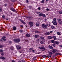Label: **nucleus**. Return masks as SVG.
<instances>
[{"instance_id": "nucleus-19", "label": "nucleus", "mask_w": 62, "mask_h": 62, "mask_svg": "<svg viewBox=\"0 0 62 62\" xmlns=\"http://www.w3.org/2000/svg\"><path fill=\"white\" fill-rule=\"evenodd\" d=\"M28 18H29V19H30V20H31V19H32V18H33V17L32 16H30L29 17L28 16L27 17Z\"/></svg>"}, {"instance_id": "nucleus-15", "label": "nucleus", "mask_w": 62, "mask_h": 62, "mask_svg": "<svg viewBox=\"0 0 62 62\" xmlns=\"http://www.w3.org/2000/svg\"><path fill=\"white\" fill-rule=\"evenodd\" d=\"M58 43H59V42H58L57 41H55L54 42V44H58Z\"/></svg>"}, {"instance_id": "nucleus-39", "label": "nucleus", "mask_w": 62, "mask_h": 62, "mask_svg": "<svg viewBox=\"0 0 62 62\" xmlns=\"http://www.w3.org/2000/svg\"><path fill=\"white\" fill-rule=\"evenodd\" d=\"M41 3H44V0H43L41 1Z\"/></svg>"}, {"instance_id": "nucleus-13", "label": "nucleus", "mask_w": 62, "mask_h": 62, "mask_svg": "<svg viewBox=\"0 0 62 62\" xmlns=\"http://www.w3.org/2000/svg\"><path fill=\"white\" fill-rule=\"evenodd\" d=\"M53 37L54 38V40H56V37L54 36H53Z\"/></svg>"}, {"instance_id": "nucleus-44", "label": "nucleus", "mask_w": 62, "mask_h": 62, "mask_svg": "<svg viewBox=\"0 0 62 62\" xmlns=\"http://www.w3.org/2000/svg\"><path fill=\"white\" fill-rule=\"evenodd\" d=\"M14 9L13 8H11L10 9L12 11L13 9Z\"/></svg>"}, {"instance_id": "nucleus-57", "label": "nucleus", "mask_w": 62, "mask_h": 62, "mask_svg": "<svg viewBox=\"0 0 62 62\" xmlns=\"http://www.w3.org/2000/svg\"><path fill=\"white\" fill-rule=\"evenodd\" d=\"M46 10H47V11H49V9H48V8H47Z\"/></svg>"}, {"instance_id": "nucleus-1", "label": "nucleus", "mask_w": 62, "mask_h": 62, "mask_svg": "<svg viewBox=\"0 0 62 62\" xmlns=\"http://www.w3.org/2000/svg\"><path fill=\"white\" fill-rule=\"evenodd\" d=\"M52 23L54 25H57V22H56V18H54L52 21Z\"/></svg>"}, {"instance_id": "nucleus-43", "label": "nucleus", "mask_w": 62, "mask_h": 62, "mask_svg": "<svg viewBox=\"0 0 62 62\" xmlns=\"http://www.w3.org/2000/svg\"><path fill=\"white\" fill-rule=\"evenodd\" d=\"M19 31H20V32H23V30H19Z\"/></svg>"}, {"instance_id": "nucleus-3", "label": "nucleus", "mask_w": 62, "mask_h": 62, "mask_svg": "<svg viewBox=\"0 0 62 62\" xmlns=\"http://www.w3.org/2000/svg\"><path fill=\"white\" fill-rule=\"evenodd\" d=\"M49 54H47V57L48 58H49L51 57V55L53 54V53L51 52H49Z\"/></svg>"}, {"instance_id": "nucleus-11", "label": "nucleus", "mask_w": 62, "mask_h": 62, "mask_svg": "<svg viewBox=\"0 0 62 62\" xmlns=\"http://www.w3.org/2000/svg\"><path fill=\"white\" fill-rule=\"evenodd\" d=\"M48 48L49 49H53V47L50 45L48 46Z\"/></svg>"}, {"instance_id": "nucleus-32", "label": "nucleus", "mask_w": 62, "mask_h": 62, "mask_svg": "<svg viewBox=\"0 0 62 62\" xmlns=\"http://www.w3.org/2000/svg\"><path fill=\"white\" fill-rule=\"evenodd\" d=\"M59 13H60V14H62V11H59Z\"/></svg>"}, {"instance_id": "nucleus-16", "label": "nucleus", "mask_w": 62, "mask_h": 62, "mask_svg": "<svg viewBox=\"0 0 62 62\" xmlns=\"http://www.w3.org/2000/svg\"><path fill=\"white\" fill-rule=\"evenodd\" d=\"M48 39H52L53 38V37L50 36H49L48 37Z\"/></svg>"}, {"instance_id": "nucleus-25", "label": "nucleus", "mask_w": 62, "mask_h": 62, "mask_svg": "<svg viewBox=\"0 0 62 62\" xmlns=\"http://www.w3.org/2000/svg\"><path fill=\"white\" fill-rule=\"evenodd\" d=\"M57 35H59V36L61 35V34L60 33V32H57Z\"/></svg>"}, {"instance_id": "nucleus-55", "label": "nucleus", "mask_w": 62, "mask_h": 62, "mask_svg": "<svg viewBox=\"0 0 62 62\" xmlns=\"http://www.w3.org/2000/svg\"><path fill=\"white\" fill-rule=\"evenodd\" d=\"M38 9L39 10H40V8L39 7V8H38Z\"/></svg>"}, {"instance_id": "nucleus-30", "label": "nucleus", "mask_w": 62, "mask_h": 62, "mask_svg": "<svg viewBox=\"0 0 62 62\" xmlns=\"http://www.w3.org/2000/svg\"><path fill=\"white\" fill-rule=\"evenodd\" d=\"M43 14H42V13H41V14H39V16H40V17H41V16H42Z\"/></svg>"}, {"instance_id": "nucleus-41", "label": "nucleus", "mask_w": 62, "mask_h": 62, "mask_svg": "<svg viewBox=\"0 0 62 62\" xmlns=\"http://www.w3.org/2000/svg\"><path fill=\"white\" fill-rule=\"evenodd\" d=\"M12 11H14L15 12H16V10H15V9H13V10H12Z\"/></svg>"}, {"instance_id": "nucleus-49", "label": "nucleus", "mask_w": 62, "mask_h": 62, "mask_svg": "<svg viewBox=\"0 0 62 62\" xmlns=\"http://www.w3.org/2000/svg\"><path fill=\"white\" fill-rule=\"evenodd\" d=\"M22 61L23 62H25V61L24 60H22Z\"/></svg>"}, {"instance_id": "nucleus-28", "label": "nucleus", "mask_w": 62, "mask_h": 62, "mask_svg": "<svg viewBox=\"0 0 62 62\" xmlns=\"http://www.w3.org/2000/svg\"><path fill=\"white\" fill-rule=\"evenodd\" d=\"M35 33H39V31H35Z\"/></svg>"}, {"instance_id": "nucleus-46", "label": "nucleus", "mask_w": 62, "mask_h": 62, "mask_svg": "<svg viewBox=\"0 0 62 62\" xmlns=\"http://www.w3.org/2000/svg\"><path fill=\"white\" fill-rule=\"evenodd\" d=\"M59 23H60V24H62V22L60 21V22Z\"/></svg>"}, {"instance_id": "nucleus-62", "label": "nucleus", "mask_w": 62, "mask_h": 62, "mask_svg": "<svg viewBox=\"0 0 62 62\" xmlns=\"http://www.w3.org/2000/svg\"><path fill=\"white\" fill-rule=\"evenodd\" d=\"M53 31H51L50 32V33H53Z\"/></svg>"}, {"instance_id": "nucleus-26", "label": "nucleus", "mask_w": 62, "mask_h": 62, "mask_svg": "<svg viewBox=\"0 0 62 62\" xmlns=\"http://www.w3.org/2000/svg\"><path fill=\"white\" fill-rule=\"evenodd\" d=\"M55 44H54V43L52 45V46H53L54 47H55Z\"/></svg>"}, {"instance_id": "nucleus-42", "label": "nucleus", "mask_w": 62, "mask_h": 62, "mask_svg": "<svg viewBox=\"0 0 62 62\" xmlns=\"http://www.w3.org/2000/svg\"><path fill=\"white\" fill-rule=\"evenodd\" d=\"M3 46L2 45H0V48H2V47H3Z\"/></svg>"}, {"instance_id": "nucleus-8", "label": "nucleus", "mask_w": 62, "mask_h": 62, "mask_svg": "<svg viewBox=\"0 0 62 62\" xmlns=\"http://www.w3.org/2000/svg\"><path fill=\"white\" fill-rule=\"evenodd\" d=\"M56 51H57V49H52V52L53 53H55Z\"/></svg>"}, {"instance_id": "nucleus-37", "label": "nucleus", "mask_w": 62, "mask_h": 62, "mask_svg": "<svg viewBox=\"0 0 62 62\" xmlns=\"http://www.w3.org/2000/svg\"><path fill=\"white\" fill-rule=\"evenodd\" d=\"M51 42L52 43H54V40H52L51 41Z\"/></svg>"}, {"instance_id": "nucleus-21", "label": "nucleus", "mask_w": 62, "mask_h": 62, "mask_svg": "<svg viewBox=\"0 0 62 62\" xmlns=\"http://www.w3.org/2000/svg\"><path fill=\"white\" fill-rule=\"evenodd\" d=\"M10 49H11V50L12 51H13L14 50V47L13 46H11V47Z\"/></svg>"}, {"instance_id": "nucleus-50", "label": "nucleus", "mask_w": 62, "mask_h": 62, "mask_svg": "<svg viewBox=\"0 0 62 62\" xmlns=\"http://www.w3.org/2000/svg\"><path fill=\"white\" fill-rule=\"evenodd\" d=\"M26 3H28V2H29L28 1V0H26Z\"/></svg>"}, {"instance_id": "nucleus-60", "label": "nucleus", "mask_w": 62, "mask_h": 62, "mask_svg": "<svg viewBox=\"0 0 62 62\" xmlns=\"http://www.w3.org/2000/svg\"><path fill=\"white\" fill-rule=\"evenodd\" d=\"M32 52H35V50H32Z\"/></svg>"}, {"instance_id": "nucleus-48", "label": "nucleus", "mask_w": 62, "mask_h": 62, "mask_svg": "<svg viewBox=\"0 0 62 62\" xmlns=\"http://www.w3.org/2000/svg\"><path fill=\"white\" fill-rule=\"evenodd\" d=\"M37 13L38 14H39V13H40V12H37Z\"/></svg>"}, {"instance_id": "nucleus-12", "label": "nucleus", "mask_w": 62, "mask_h": 62, "mask_svg": "<svg viewBox=\"0 0 62 62\" xmlns=\"http://www.w3.org/2000/svg\"><path fill=\"white\" fill-rule=\"evenodd\" d=\"M26 36L27 37H29L30 36V35L28 33L26 34Z\"/></svg>"}, {"instance_id": "nucleus-36", "label": "nucleus", "mask_w": 62, "mask_h": 62, "mask_svg": "<svg viewBox=\"0 0 62 62\" xmlns=\"http://www.w3.org/2000/svg\"><path fill=\"white\" fill-rule=\"evenodd\" d=\"M36 25L37 26H39V23H36Z\"/></svg>"}, {"instance_id": "nucleus-51", "label": "nucleus", "mask_w": 62, "mask_h": 62, "mask_svg": "<svg viewBox=\"0 0 62 62\" xmlns=\"http://www.w3.org/2000/svg\"><path fill=\"white\" fill-rule=\"evenodd\" d=\"M0 11H2V8H0Z\"/></svg>"}, {"instance_id": "nucleus-7", "label": "nucleus", "mask_w": 62, "mask_h": 62, "mask_svg": "<svg viewBox=\"0 0 62 62\" xmlns=\"http://www.w3.org/2000/svg\"><path fill=\"white\" fill-rule=\"evenodd\" d=\"M16 47L17 50H20V49H21V47L19 45L17 46Z\"/></svg>"}, {"instance_id": "nucleus-27", "label": "nucleus", "mask_w": 62, "mask_h": 62, "mask_svg": "<svg viewBox=\"0 0 62 62\" xmlns=\"http://www.w3.org/2000/svg\"><path fill=\"white\" fill-rule=\"evenodd\" d=\"M51 28L52 29H54V27L53 26H52Z\"/></svg>"}, {"instance_id": "nucleus-47", "label": "nucleus", "mask_w": 62, "mask_h": 62, "mask_svg": "<svg viewBox=\"0 0 62 62\" xmlns=\"http://www.w3.org/2000/svg\"><path fill=\"white\" fill-rule=\"evenodd\" d=\"M29 8H32V6H29Z\"/></svg>"}, {"instance_id": "nucleus-61", "label": "nucleus", "mask_w": 62, "mask_h": 62, "mask_svg": "<svg viewBox=\"0 0 62 62\" xmlns=\"http://www.w3.org/2000/svg\"><path fill=\"white\" fill-rule=\"evenodd\" d=\"M37 41L38 42H39V39H38Z\"/></svg>"}, {"instance_id": "nucleus-45", "label": "nucleus", "mask_w": 62, "mask_h": 62, "mask_svg": "<svg viewBox=\"0 0 62 62\" xmlns=\"http://www.w3.org/2000/svg\"><path fill=\"white\" fill-rule=\"evenodd\" d=\"M60 47H61L62 48V45H59Z\"/></svg>"}, {"instance_id": "nucleus-24", "label": "nucleus", "mask_w": 62, "mask_h": 62, "mask_svg": "<svg viewBox=\"0 0 62 62\" xmlns=\"http://www.w3.org/2000/svg\"><path fill=\"white\" fill-rule=\"evenodd\" d=\"M45 34L46 35H50V32H47Z\"/></svg>"}, {"instance_id": "nucleus-63", "label": "nucleus", "mask_w": 62, "mask_h": 62, "mask_svg": "<svg viewBox=\"0 0 62 62\" xmlns=\"http://www.w3.org/2000/svg\"><path fill=\"white\" fill-rule=\"evenodd\" d=\"M46 1H49V0H46Z\"/></svg>"}, {"instance_id": "nucleus-29", "label": "nucleus", "mask_w": 62, "mask_h": 62, "mask_svg": "<svg viewBox=\"0 0 62 62\" xmlns=\"http://www.w3.org/2000/svg\"><path fill=\"white\" fill-rule=\"evenodd\" d=\"M61 19H58V22L59 23H60V22H61Z\"/></svg>"}, {"instance_id": "nucleus-31", "label": "nucleus", "mask_w": 62, "mask_h": 62, "mask_svg": "<svg viewBox=\"0 0 62 62\" xmlns=\"http://www.w3.org/2000/svg\"><path fill=\"white\" fill-rule=\"evenodd\" d=\"M40 39H42L44 40V38L43 37H40Z\"/></svg>"}, {"instance_id": "nucleus-35", "label": "nucleus", "mask_w": 62, "mask_h": 62, "mask_svg": "<svg viewBox=\"0 0 62 62\" xmlns=\"http://www.w3.org/2000/svg\"><path fill=\"white\" fill-rule=\"evenodd\" d=\"M33 50V48H30L29 49V51H31V50Z\"/></svg>"}, {"instance_id": "nucleus-40", "label": "nucleus", "mask_w": 62, "mask_h": 62, "mask_svg": "<svg viewBox=\"0 0 62 62\" xmlns=\"http://www.w3.org/2000/svg\"><path fill=\"white\" fill-rule=\"evenodd\" d=\"M33 59L34 60H35L36 59V57H34L33 58Z\"/></svg>"}, {"instance_id": "nucleus-5", "label": "nucleus", "mask_w": 62, "mask_h": 62, "mask_svg": "<svg viewBox=\"0 0 62 62\" xmlns=\"http://www.w3.org/2000/svg\"><path fill=\"white\" fill-rule=\"evenodd\" d=\"M33 22H30L29 23V24H30V27H32L33 25Z\"/></svg>"}, {"instance_id": "nucleus-2", "label": "nucleus", "mask_w": 62, "mask_h": 62, "mask_svg": "<svg viewBox=\"0 0 62 62\" xmlns=\"http://www.w3.org/2000/svg\"><path fill=\"white\" fill-rule=\"evenodd\" d=\"M21 40L20 39H14V42L18 43V42H19Z\"/></svg>"}, {"instance_id": "nucleus-20", "label": "nucleus", "mask_w": 62, "mask_h": 62, "mask_svg": "<svg viewBox=\"0 0 62 62\" xmlns=\"http://www.w3.org/2000/svg\"><path fill=\"white\" fill-rule=\"evenodd\" d=\"M6 58H5L3 57H0V59H2L4 60Z\"/></svg>"}, {"instance_id": "nucleus-18", "label": "nucleus", "mask_w": 62, "mask_h": 62, "mask_svg": "<svg viewBox=\"0 0 62 62\" xmlns=\"http://www.w3.org/2000/svg\"><path fill=\"white\" fill-rule=\"evenodd\" d=\"M13 30H16V27L15 26H14L13 27Z\"/></svg>"}, {"instance_id": "nucleus-64", "label": "nucleus", "mask_w": 62, "mask_h": 62, "mask_svg": "<svg viewBox=\"0 0 62 62\" xmlns=\"http://www.w3.org/2000/svg\"><path fill=\"white\" fill-rule=\"evenodd\" d=\"M26 27H27V25H26Z\"/></svg>"}, {"instance_id": "nucleus-4", "label": "nucleus", "mask_w": 62, "mask_h": 62, "mask_svg": "<svg viewBox=\"0 0 62 62\" xmlns=\"http://www.w3.org/2000/svg\"><path fill=\"white\" fill-rule=\"evenodd\" d=\"M48 25L46 24V25H45L44 24H42V27L43 28H46L47 27V26Z\"/></svg>"}, {"instance_id": "nucleus-9", "label": "nucleus", "mask_w": 62, "mask_h": 62, "mask_svg": "<svg viewBox=\"0 0 62 62\" xmlns=\"http://www.w3.org/2000/svg\"><path fill=\"white\" fill-rule=\"evenodd\" d=\"M19 20H20V22H22V23H23L24 24H26V23H25L24 22V21H23V20H21V19H20Z\"/></svg>"}, {"instance_id": "nucleus-38", "label": "nucleus", "mask_w": 62, "mask_h": 62, "mask_svg": "<svg viewBox=\"0 0 62 62\" xmlns=\"http://www.w3.org/2000/svg\"><path fill=\"white\" fill-rule=\"evenodd\" d=\"M4 51V50L2 49H0V52H3Z\"/></svg>"}, {"instance_id": "nucleus-22", "label": "nucleus", "mask_w": 62, "mask_h": 62, "mask_svg": "<svg viewBox=\"0 0 62 62\" xmlns=\"http://www.w3.org/2000/svg\"><path fill=\"white\" fill-rule=\"evenodd\" d=\"M34 37L36 38H39V35H35L34 36Z\"/></svg>"}, {"instance_id": "nucleus-10", "label": "nucleus", "mask_w": 62, "mask_h": 62, "mask_svg": "<svg viewBox=\"0 0 62 62\" xmlns=\"http://www.w3.org/2000/svg\"><path fill=\"white\" fill-rule=\"evenodd\" d=\"M44 42H45L44 41L42 40L41 41L40 43L42 44H44L45 43H44Z\"/></svg>"}, {"instance_id": "nucleus-34", "label": "nucleus", "mask_w": 62, "mask_h": 62, "mask_svg": "<svg viewBox=\"0 0 62 62\" xmlns=\"http://www.w3.org/2000/svg\"><path fill=\"white\" fill-rule=\"evenodd\" d=\"M1 55H4V53L3 52H1Z\"/></svg>"}, {"instance_id": "nucleus-56", "label": "nucleus", "mask_w": 62, "mask_h": 62, "mask_svg": "<svg viewBox=\"0 0 62 62\" xmlns=\"http://www.w3.org/2000/svg\"><path fill=\"white\" fill-rule=\"evenodd\" d=\"M12 62H15V61L12 60Z\"/></svg>"}, {"instance_id": "nucleus-59", "label": "nucleus", "mask_w": 62, "mask_h": 62, "mask_svg": "<svg viewBox=\"0 0 62 62\" xmlns=\"http://www.w3.org/2000/svg\"><path fill=\"white\" fill-rule=\"evenodd\" d=\"M9 43H12V42H11V41H10L9 42Z\"/></svg>"}, {"instance_id": "nucleus-54", "label": "nucleus", "mask_w": 62, "mask_h": 62, "mask_svg": "<svg viewBox=\"0 0 62 62\" xmlns=\"http://www.w3.org/2000/svg\"><path fill=\"white\" fill-rule=\"evenodd\" d=\"M2 18H5V16H2Z\"/></svg>"}, {"instance_id": "nucleus-23", "label": "nucleus", "mask_w": 62, "mask_h": 62, "mask_svg": "<svg viewBox=\"0 0 62 62\" xmlns=\"http://www.w3.org/2000/svg\"><path fill=\"white\" fill-rule=\"evenodd\" d=\"M47 56H46V55H43V56H42V57L43 58H46V57Z\"/></svg>"}, {"instance_id": "nucleus-33", "label": "nucleus", "mask_w": 62, "mask_h": 62, "mask_svg": "<svg viewBox=\"0 0 62 62\" xmlns=\"http://www.w3.org/2000/svg\"><path fill=\"white\" fill-rule=\"evenodd\" d=\"M42 16H43L44 17H46V16H45V14H43Z\"/></svg>"}, {"instance_id": "nucleus-53", "label": "nucleus", "mask_w": 62, "mask_h": 62, "mask_svg": "<svg viewBox=\"0 0 62 62\" xmlns=\"http://www.w3.org/2000/svg\"><path fill=\"white\" fill-rule=\"evenodd\" d=\"M20 26H21V27H22V28H23V26L22 25H20Z\"/></svg>"}, {"instance_id": "nucleus-52", "label": "nucleus", "mask_w": 62, "mask_h": 62, "mask_svg": "<svg viewBox=\"0 0 62 62\" xmlns=\"http://www.w3.org/2000/svg\"><path fill=\"white\" fill-rule=\"evenodd\" d=\"M7 4H5V7H7Z\"/></svg>"}, {"instance_id": "nucleus-58", "label": "nucleus", "mask_w": 62, "mask_h": 62, "mask_svg": "<svg viewBox=\"0 0 62 62\" xmlns=\"http://www.w3.org/2000/svg\"><path fill=\"white\" fill-rule=\"evenodd\" d=\"M12 2H14L15 0H11Z\"/></svg>"}, {"instance_id": "nucleus-6", "label": "nucleus", "mask_w": 62, "mask_h": 62, "mask_svg": "<svg viewBox=\"0 0 62 62\" xmlns=\"http://www.w3.org/2000/svg\"><path fill=\"white\" fill-rule=\"evenodd\" d=\"M40 49H41V50H42V51H44V50H46V49H45L44 48V47L43 46L40 47Z\"/></svg>"}, {"instance_id": "nucleus-14", "label": "nucleus", "mask_w": 62, "mask_h": 62, "mask_svg": "<svg viewBox=\"0 0 62 62\" xmlns=\"http://www.w3.org/2000/svg\"><path fill=\"white\" fill-rule=\"evenodd\" d=\"M2 39H3V40H4V41H5L6 40V39H5V38H6V37H5V36L3 37H2Z\"/></svg>"}, {"instance_id": "nucleus-17", "label": "nucleus", "mask_w": 62, "mask_h": 62, "mask_svg": "<svg viewBox=\"0 0 62 62\" xmlns=\"http://www.w3.org/2000/svg\"><path fill=\"white\" fill-rule=\"evenodd\" d=\"M61 54H60L58 53H56L55 54V55L56 56V55H60Z\"/></svg>"}]
</instances>
